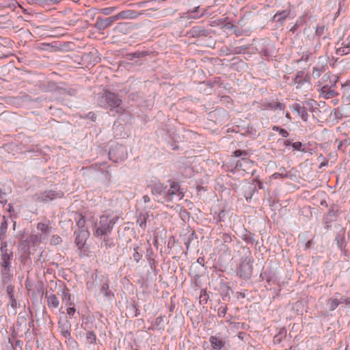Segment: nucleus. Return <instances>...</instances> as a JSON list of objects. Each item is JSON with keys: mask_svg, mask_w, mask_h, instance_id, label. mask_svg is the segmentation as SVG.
I'll return each instance as SVG.
<instances>
[{"mask_svg": "<svg viewBox=\"0 0 350 350\" xmlns=\"http://www.w3.org/2000/svg\"><path fill=\"white\" fill-rule=\"evenodd\" d=\"M115 19H113V16L107 18L105 19L98 18L96 21V26L100 29H105L109 27H110L114 22Z\"/></svg>", "mask_w": 350, "mask_h": 350, "instance_id": "7", "label": "nucleus"}, {"mask_svg": "<svg viewBox=\"0 0 350 350\" xmlns=\"http://www.w3.org/2000/svg\"><path fill=\"white\" fill-rule=\"evenodd\" d=\"M63 196L62 192H55L52 190L45 191L37 196L36 201L47 202L56 198H60Z\"/></svg>", "mask_w": 350, "mask_h": 350, "instance_id": "5", "label": "nucleus"}, {"mask_svg": "<svg viewBox=\"0 0 350 350\" xmlns=\"http://www.w3.org/2000/svg\"><path fill=\"white\" fill-rule=\"evenodd\" d=\"M285 116H286V118H288V120H291V115H290L289 112H286V114H285Z\"/></svg>", "mask_w": 350, "mask_h": 350, "instance_id": "38", "label": "nucleus"}, {"mask_svg": "<svg viewBox=\"0 0 350 350\" xmlns=\"http://www.w3.org/2000/svg\"><path fill=\"white\" fill-rule=\"evenodd\" d=\"M103 98L107 103L111 110L115 108H118L122 102V99L118 98L116 94L110 92H106L104 94Z\"/></svg>", "mask_w": 350, "mask_h": 350, "instance_id": "3", "label": "nucleus"}, {"mask_svg": "<svg viewBox=\"0 0 350 350\" xmlns=\"http://www.w3.org/2000/svg\"><path fill=\"white\" fill-rule=\"evenodd\" d=\"M344 302L346 304H349L350 303V300L349 299H344Z\"/></svg>", "mask_w": 350, "mask_h": 350, "instance_id": "43", "label": "nucleus"}, {"mask_svg": "<svg viewBox=\"0 0 350 350\" xmlns=\"http://www.w3.org/2000/svg\"><path fill=\"white\" fill-rule=\"evenodd\" d=\"M0 250L1 252L0 265L3 268L2 273L6 274L10 268L13 252L8 249L7 242L1 243Z\"/></svg>", "mask_w": 350, "mask_h": 350, "instance_id": "1", "label": "nucleus"}, {"mask_svg": "<svg viewBox=\"0 0 350 350\" xmlns=\"http://www.w3.org/2000/svg\"><path fill=\"white\" fill-rule=\"evenodd\" d=\"M86 338H87V340L89 341V342L92 343V344L94 343L96 340V336L94 334V333L92 332H88L86 334Z\"/></svg>", "mask_w": 350, "mask_h": 350, "instance_id": "21", "label": "nucleus"}, {"mask_svg": "<svg viewBox=\"0 0 350 350\" xmlns=\"http://www.w3.org/2000/svg\"><path fill=\"white\" fill-rule=\"evenodd\" d=\"M244 163H251V161L248 159H243L242 160Z\"/></svg>", "mask_w": 350, "mask_h": 350, "instance_id": "39", "label": "nucleus"}, {"mask_svg": "<svg viewBox=\"0 0 350 350\" xmlns=\"http://www.w3.org/2000/svg\"><path fill=\"white\" fill-rule=\"evenodd\" d=\"M8 306H10L13 309V311H12L13 314H16V309L17 308L18 303H17V301L13 297V295H10Z\"/></svg>", "mask_w": 350, "mask_h": 350, "instance_id": "19", "label": "nucleus"}, {"mask_svg": "<svg viewBox=\"0 0 350 350\" xmlns=\"http://www.w3.org/2000/svg\"><path fill=\"white\" fill-rule=\"evenodd\" d=\"M340 303V301H338L337 299L331 298V299H328L327 305L329 306V309L330 310H335L338 306Z\"/></svg>", "mask_w": 350, "mask_h": 350, "instance_id": "17", "label": "nucleus"}, {"mask_svg": "<svg viewBox=\"0 0 350 350\" xmlns=\"http://www.w3.org/2000/svg\"><path fill=\"white\" fill-rule=\"evenodd\" d=\"M191 31H192L193 33H198V31H200L198 30V27H193Z\"/></svg>", "mask_w": 350, "mask_h": 350, "instance_id": "37", "label": "nucleus"}, {"mask_svg": "<svg viewBox=\"0 0 350 350\" xmlns=\"http://www.w3.org/2000/svg\"><path fill=\"white\" fill-rule=\"evenodd\" d=\"M12 291H13V287H12V286H8L7 287V292H8V294L10 297V295H13L12 293Z\"/></svg>", "mask_w": 350, "mask_h": 350, "instance_id": "34", "label": "nucleus"}, {"mask_svg": "<svg viewBox=\"0 0 350 350\" xmlns=\"http://www.w3.org/2000/svg\"><path fill=\"white\" fill-rule=\"evenodd\" d=\"M175 196H177L179 199H181L183 197L182 192L180 191V185L178 183L171 182L170 188L166 189L165 201H172Z\"/></svg>", "mask_w": 350, "mask_h": 350, "instance_id": "4", "label": "nucleus"}, {"mask_svg": "<svg viewBox=\"0 0 350 350\" xmlns=\"http://www.w3.org/2000/svg\"><path fill=\"white\" fill-rule=\"evenodd\" d=\"M149 217L148 213H140L137 219V224L142 228L145 229L146 227V221Z\"/></svg>", "mask_w": 350, "mask_h": 350, "instance_id": "12", "label": "nucleus"}, {"mask_svg": "<svg viewBox=\"0 0 350 350\" xmlns=\"http://www.w3.org/2000/svg\"><path fill=\"white\" fill-rule=\"evenodd\" d=\"M131 15H132V13L129 10L122 11V12H120V13H118V14L114 15L113 19H115V21H118L121 18H131L132 17Z\"/></svg>", "mask_w": 350, "mask_h": 350, "instance_id": "16", "label": "nucleus"}, {"mask_svg": "<svg viewBox=\"0 0 350 350\" xmlns=\"http://www.w3.org/2000/svg\"><path fill=\"white\" fill-rule=\"evenodd\" d=\"M143 200L144 201V202H148L150 201V198L148 196H144L143 197Z\"/></svg>", "mask_w": 350, "mask_h": 350, "instance_id": "36", "label": "nucleus"}, {"mask_svg": "<svg viewBox=\"0 0 350 350\" xmlns=\"http://www.w3.org/2000/svg\"><path fill=\"white\" fill-rule=\"evenodd\" d=\"M128 23H119L117 27H116V29H118V30H122L124 29V27H126V26H128Z\"/></svg>", "mask_w": 350, "mask_h": 350, "instance_id": "32", "label": "nucleus"}, {"mask_svg": "<svg viewBox=\"0 0 350 350\" xmlns=\"http://www.w3.org/2000/svg\"><path fill=\"white\" fill-rule=\"evenodd\" d=\"M287 176L286 174H280V173H274L273 175H272V178H284V177H286Z\"/></svg>", "mask_w": 350, "mask_h": 350, "instance_id": "28", "label": "nucleus"}, {"mask_svg": "<svg viewBox=\"0 0 350 350\" xmlns=\"http://www.w3.org/2000/svg\"><path fill=\"white\" fill-rule=\"evenodd\" d=\"M226 313V308H219L218 310V315L219 317H224V315Z\"/></svg>", "mask_w": 350, "mask_h": 350, "instance_id": "29", "label": "nucleus"}, {"mask_svg": "<svg viewBox=\"0 0 350 350\" xmlns=\"http://www.w3.org/2000/svg\"><path fill=\"white\" fill-rule=\"evenodd\" d=\"M62 300L66 306L72 305V303L71 302V295L68 290L65 289L62 291Z\"/></svg>", "mask_w": 350, "mask_h": 350, "instance_id": "14", "label": "nucleus"}, {"mask_svg": "<svg viewBox=\"0 0 350 350\" xmlns=\"http://www.w3.org/2000/svg\"><path fill=\"white\" fill-rule=\"evenodd\" d=\"M75 243L79 247V248H81L84 245L83 239L81 237L80 234L77 235L75 239Z\"/></svg>", "mask_w": 350, "mask_h": 350, "instance_id": "22", "label": "nucleus"}, {"mask_svg": "<svg viewBox=\"0 0 350 350\" xmlns=\"http://www.w3.org/2000/svg\"><path fill=\"white\" fill-rule=\"evenodd\" d=\"M0 203L4 204L6 203V199L5 198L4 193H0Z\"/></svg>", "mask_w": 350, "mask_h": 350, "instance_id": "33", "label": "nucleus"}, {"mask_svg": "<svg viewBox=\"0 0 350 350\" xmlns=\"http://www.w3.org/2000/svg\"><path fill=\"white\" fill-rule=\"evenodd\" d=\"M69 335H70V332L68 330L64 332V336L66 337L67 336H69Z\"/></svg>", "mask_w": 350, "mask_h": 350, "instance_id": "40", "label": "nucleus"}, {"mask_svg": "<svg viewBox=\"0 0 350 350\" xmlns=\"http://www.w3.org/2000/svg\"><path fill=\"white\" fill-rule=\"evenodd\" d=\"M114 223L113 219H109V216L103 215L100 218L99 226L94 233L95 235L101 236L111 232Z\"/></svg>", "mask_w": 350, "mask_h": 350, "instance_id": "2", "label": "nucleus"}, {"mask_svg": "<svg viewBox=\"0 0 350 350\" xmlns=\"http://www.w3.org/2000/svg\"><path fill=\"white\" fill-rule=\"evenodd\" d=\"M108 288H109V286H108V284H104L102 286V287H101V292H102L103 294H105V295H107V291Z\"/></svg>", "mask_w": 350, "mask_h": 350, "instance_id": "31", "label": "nucleus"}, {"mask_svg": "<svg viewBox=\"0 0 350 350\" xmlns=\"http://www.w3.org/2000/svg\"><path fill=\"white\" fill-rule=\"evenodd\" d=\"M285 105L279 101H272L270 103H265L262 105V109H279L284 110Z\"/></svg>", "mask_w": 350, "mask_h": 350, "instance_id": "8", "label": "nucleus"}, {"mask_svg": "<svg viewBox=\"0 0 350 350\" xmlns=\"http://www.w3.org/2000/svg\"><path fill=\"white\" fill-rule=\"evenodd\" d=\"M247 154V152L245 151H243V150H235L234 152V156L235 157H239L241 155H244L245 156Z\"/></svg>", "mask_w": 350, "mask_h": 350, "instance_id": "25", "label": "nucleus"}, {"mask_svg": "<svg viewBox=\"0 0 350 350\" xmlns=\"http://www.w3.org/2000/svg\"><path fill=\"white\" fill-rule=\"evenodd\" d=\"M209 342L213 349L220 350L224 346V342L218 336H211L209 338Z\"/></svg>", "mask_w": 350, "mask_h": 350, "instance_id": "9", "label": "nucleus"}, {"mask_svg": "<svg viewBox=\"0 0 350 350\" xmlns=\"http://www.w3.org/2000/svg\"><path fill=\"white\" fill-rule=\"evenodd\" d=\"M133 259L136 261V262H139V260L141 259V255L139 254V253L137 251H135L133 255Z\"/></svg>", "mask_w": 350, "mask_h": 350, "instance_id": "30", "label": "nucleus"}, {"mask_svg": "<svg viewBox=\"0 0 350 350\" xmlns=\"http://www.w3.org/2000/svg\"><path fill=\"white\" fill-rule=\"evenodd\" d=\"M272 129L275 131H278L279 133L284 137H287L288 136V132L284 129H281L278 126H273Z\"/></svg>", "mask_w": 350, "mask_h": 350, "instance_id": "20", "label": "nucleus"}, {"mask_svg": "<svg viewBox=\"0 0 350 350\" xmlns=\"http://www.w3.org/2000/svg\"><path fill=\"white\" fill-rule=\"evenodd\" d=\"M290 12L288 10H283L281 12L277 13L274 15L273 19L277 22L283 21L289 15Z\"/></svg>", "mask_w": 350, "mask_h": 350, "instance_id": "15", "label": "nucleus"}, {"mask_svg": "<svg viewBox=\"0 0 350 350\" xmlns=\"http://www.w3.org/2000/svg\"><path fill=\"white\" fill-rule=\"evenodd\" d=\"M316 70V69H315V68H314V70ZM312 74H313V75L314 74V71H313V72H312Z\"/></svg>", "mask_w": 350, "mask_h": 350, "instance_id": "48", "label": "nucleus"}, {"mask_svg": "<svg viewBox=\"0 0 350 350\" xmlns=\"http://www.w3.org/2000/svg\"><path fill=\"white\" fill-rule=\"evenodd\" d=\"M310 245V241L308 242L307 246Z\"/></svg>", "mask_w": 350, "mask_h": 350, "instance_id": "46", "label": "nucleus"}, {"mask_svg": "<svg viewBox=\"0 0 350 350\" xmlns=\"http://www.w3.org/2000/svg\"><path fill=\"white\" fill-rule=\"evenodd\" d=\"M291 109L297 112L298 115L304 121H307L308 114L306 108L299 103H294L291 107Z\"/></svg>", "mask_w": 350, "mask_h": 350, "instance_id": "6", "label": "nucleus"}, {"mask_svg": "<svg viewBox=\"0 0 350 350\" xmlns=\"http://www.w3.org/2000/svg\"><path fill=\"white\" fill-rule=\"evenodd\" d=\"M37 228L44 234H48L50 230L49 224L42 222H40L37 224Z\"/></svg>", "mask_w": 350, "mask_h": 350, "instance_id": "18", "label": "nucleus"}, {"mask_svg": "<svg viewBox=\"0 0 350 350\" xmlns=\"http://www.w3.org/2000/svg\"><path fill=\"white\" fill-rule=\"evenodd\" d=\"M59 301L55 295L51 294L47 297V305L49 308H57Z\"/></svg>", "mask_w": 350, "mask_h": 350, "instance_id": "13", "label": "nucleus"}, {"mask_svg": "<svg viewBox=\"0 0 350 350\" xmlns=\"http://www.w3.org/2000/svg\"><path fill=\"white\" fill-rule=\"evenodd\" d=\"M258 187H259L260 189H262V188H263V184H262V182H260V181H259V182H258Z\"/></svg>", "mask_w": 350, "mask_h": 350, "instance_id": "41", "label": "nucleus"}, {"mask_svg": "<svg viewBox=\"0 0 350 350\" xmlns=\"http://www.w3.org/2000/svg\"><path fill=\"white\" fill-rule=\"evenodd\" d=\"M302 144L299 142H296L292 144V146L295 150H299L301 149Z\"/></svg>", "mask_w": 350, "mask_h": 350, "instance_id": "27", "label": "nucleus"}, {"mask_svg": "<svg viewBox=\"0 0 350 350\" xmlns=\"http://www.w3.org/2000/svg\"><path fill=\"white\" fill-rule=\"evenodd\" d=\"M243 265H241V269H242L243 267Z\"/></svg>", "mask_w": 350, "mask_h": 350, "instance_id": "47", "label": "nucleus"}, {"mask_svg": "<svg viewBox=\"0 0 350 350\" xmlns=\"http://www.w3.org/2000/svg\"><path fill=\"white\" fill-rule=\"evenodd\" d=\"M75 311L76 310L74 307H68L67 308V314L70 317H72L75 314Z\"/></svg>", "mask_w": 350, "mask_h": 350, "instance_id": "26", "label": "nucleus"}, {"mask_svg": "<svg viewBox=\"0 0 350 350\" xmlns=\"http://www.w3.org/2000/svg\"><path fill=\"white\" fill-rule=\"evenodd\" d=\"M167 187H165L161 183L156 184L152 189V193L154 195L157 196H163L164 200H165V194H166Z\"/></svg>", "mask_w": 350, "mask_h": 350, "instance_id": "10", "label": "nucleus"}, {"mask_svg": "<svg viewBox=\"0 0 350 350\" xmlns=\"http://www.w3.org/2000/svg\"><path fill=\"white\" fill-rule=\"evenodd\" d=\"M296 27H297V25H295L293 27V29H292L291 30H293H293L296 28Z\"/></svg>", "mask_w": 350, "mask_h": 350, "instance_id": "45", "label": "nucleus"}, {"mask_svg": "<svg viewBox=\"0 0 350 350\" xmlns=\"http://www.w3.org/2000/svg\"><path fill=\"white\" fill-rule=\"evenodd\" d=\"M284 144H285V145H286V146H288V145H289V144H290V142H289L288 141H286V142H284Z\"/></svg>", "mask_w": 350, "mask_h": 350, "instance_id": "44", "label": "nucleus"}, {"mask_svg": "<svg viewBox=\"0 0 350 350\" xmlns=\"http://www.w3.org/2000/svg\"><path fill=\"white\" fill-rule=\"evenodd\" d=\"M336 53L340 55L350 53V36L342 43V46L337 49Z\"/></svg>", "mask_w": 350, "mask_h": 350, "instance_id": "11", "label": "nucleus"}, {"mask_svg": "<svg viewBox=\"0 0 350 350\" xmlns=\"http://www.w3.org/2000/svg\"><path fill=\"white\" fill-rule=\"evenodd\" d=\"M115 9L116 8L114 7L106 8L103 9L102 12L105 15H109L115 10Z\"/></svg>", "mask_w": 350, "mask_h": 350, "instance_id": "24", "label": "nucleus"}, {"mask_svg": "<svg viewBox=\"0 0 350 350\" xmlns=\"http://www.w3.org/2000/svg\"><path fill=\"white\" fill-rule=\"evenodd\" d=\"M1 228H5L6 229L7 228V224L6 222H4L3 224H2V226H1Z\"/></svg>", "mask_w": 350, "mask_h": 350, "instance_id": "42", "label": "nucleus"}, {"mask_svg": "<svg viewBox=\"0 0 350 350\" xmlns=\"http://www.w3.org/2000/svg\"><path fill=\"white\" fill-rule=\"evenodd\" d=\"M88 116L91 118L92 120H96V115L92 113V112H90L88 115Z\"/></svg>", "mask_w": 350, "mask_h": 350, "instance_id": "35", "label": "nucleus"}, {"mask_svg": "<svg viewBox=\"0 0 350 350\" xmlns=\"http://www.w3.org/2000/svg\"><path fill=\"white\" fill-rule=\"evenodd\" d=\"M51 241L53 244L58 245L62 243V239L59 236L54 235L52 237Z\"/></svg>", "mask_w": 350, "mask_h": 350, "instance_id": "23", "label": "nucleus"}]
</instances>
